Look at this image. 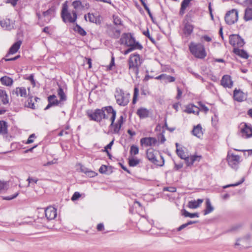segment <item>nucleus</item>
Returning <instances> with one entry per match:
<instances>
[{
    "label": "nucleus",
    "mask_w": 252,
    "mask_h": 252,
    "mask_svg": "<svg viewBox=\"0 0 252 252\" xmlns=\"http://www.w3.org/2000/svg\"><path fill=\"white\" fill-rule=\"evenodd\" d=\"M143 60L140 55L137 53L132 54L128 60L129 73L131 72L136 75L139 73V67L142 63Z\"/></svg>",
    "instance_id": "nucleus-1"
},
{
    "label": "nucleus",
    "mask_w": 252,
    "mask_h": 252,
    "mask_svg": "<svg viewBox=\"0 0 252 252\" xmlns=\"http://www.w3.org/2000/svg\"><path fill=\"white\" fill-rule=\"evenodd\" d=\"M106 110L104 107L101 109H96L94 110L89 109L86 111V115L91 121L100 123L102 119H107L108 117L105 113Z\"/></svg>",
    "instance_id": "nucleus-2"
},
{
    "label": "nucleus",
    "mask_w": 252,
    "mask_h": 252,
    "mask_svg": "<svg viewBox=\"0 0 252 252\" xmlns=\"http://www.w3.org/2000/svg\"><path fill=\"white\" fill-rule=\"evenodd\" d=\"M189 48L191 54L197 58L204 59L206 56L205 48L200 43H195L193 42H191Z\"/></svg>",
    "instance_id": "nucleus-3"
},
{
    "label": "nucleus",
    "mask_w": 252,
    "mask_h": 252,
    "mask_svg": "<svg viewBox=\"0 0 252 252\" xmlns=\"http://www.w3.org/2000/svg\"><path fill=\"white\" fill-rule=\"evenodd\" d=\"M67 3V1H66L63 4L61 17L64 22L73 23L76 20L77 12L75 10H72L71 13L73 15V17H72L71 13L68 11V5Z\"/></svg>",
    "instance_id": "nucleus-4"
},
{
    "label": "nucleus",
    "mask_w": 252,
    "mask_h": 252,
    "mask_svg": "<svg viewBox=\"0 0 252 252\" xmlns=\"http://www.w3.org/2000/svg\"><path fill=\"white\" fill-rule=\"evenodd\" d=\"M115 97L117 103L121 106H126L129 101L130 94H126L121 89L117 88L115 92Z\"/></svg>",
    "instance_id": "nucleus-5"
},
{
    "label": "nucleus",
    "mask_w": 252,
    "mask_h": 252,
    "mask_svg": "<svg viewBox=\"0 0 252 252\" xmlns=\"http://www.w3.org/2000/svg\"><path fill=\"white\" fill-rule=\"evenodd\" d=\"M239 128L243 137L249 138L252 137V126L251 125L242 123L240 125Z\"/></svg>",
    "instance_id": "nucleus-6"
},
{
    "label": "nucleus",
    "mask_w": 252,
    "mask_h": 252,
    "mask_svg": "<svg viewBox=\"0 0 252 252\" xmlns=\"http://www.w3.org/2000/svg\"><path fill=\"white\" fill-rule=\"evenodd\" d=\"M238 19V11L236 9H232L226 13L225 16V21L228 25H232L237 21Z\"/></svg>",
    "instance_id": "nucleus-7"
},
{
    "label": "nucleus",
    "mask_w": 252,
    "mask_h": 252,
    "mask_svg": "<svg viewBox=\"0 0 252 252\" xmlns=\"http://www.w3.org/2000/svg\"><path fill=\"white\" fill-rule=\"evenodd\" d=\"M229 43L234 48H238L242 47L245 42L239 35L232 34L229 36Z\"/></svg>",
    "instance_id": "nucleus-8"
},
{
    "label": "nucleus",
    "mask_w": 252,
    "mask_h": 252,
    "mask_svg": "<svg viewBox=\"0 0 252 252\" xmlns=\"http://www.w3.org/2000/svg\"><path fill=\"white\" fill-rule=\"evenodd\" d=\"M240 157L239 156L232 154L228 155L227 158V160L229 165L234 169H237L238 168V164L240 162Z\"/></svg>",
    "instance_id": "nucleus-9"
},
{
    "label": "nucleus",
    "mask_w": 252,
    "mask_h": 252,
    "mask_svg": "<svg viewBox=\"0 0 252 252\" xmlns=\"http://www.w3.org/2000/svg\"><path fill=\"white\" fill-rule=\"evenodd\" d=\"M140 145L142 146H154L158 143L157 139L155 137H144L142 138L140 141Z\"/></svg>",
    "instance_id": "nucleus-10"
},
{
    "label": "nucleus",
    "mask_w": 252,
    "mask_h": 252,
    "mask_svg": "<svg viewBox=\"0 0 252 252\" xmlns=\"http://www.w3.org/2000/svg\"><path fill=\"white\" fill-rule=\"evenodd\" d=\"M56 9L55 7L52 6L47 10L43 12V16L44 18V21L46 23H48L50 20L55 16Z\"/></svg>",
    "instance_id": "nucleus-11"
},
{
    "label": "nucleus",
    "mask_w": 252,
    "mask_h": 252,
    "mask_svg": "<svg viewBox=\"0 0 252 252\" xmlns=\"http://www.w3.org/2000/svg\"><path fill=\"white\" fill-rule=\"evenodd\" d=\"M107 34L111 37L118 39L120 35L121 31L112 25L107 26L106 31Z\"/></svg>",
    "instance_id": "nucleus-12"
},
{
    "label": "nucleus",
    "mask_w": 252,
    "mask_h": 252,
    "mask_svg": "<svg viewBox=\"0 0 252 252\" xmlns=\"http://www.w3.org/2000/svg\"><path fill=\"white\" fill-rule=\"evenodd\" d=\"M44 213L48 220H53L57 216V210L51 206L46 208L44 210Z\"/></svg>",
    "instance_id": "nucleus-13"
},
{
    "label": "nucleus",
    "mask_w": 252,
    "mask_h": 252,
    "mask_svg": "<svg viewBox=\"0 0 252 252\" xmlns=\"http://www.w3.org/2000/svg\"><path fill=\"white\" fill-rule=\"evenodd\" d=\"M233 97L234 100L237 102H242L246 99V95L245 93L240 89L238 90L237 89H235L233 91Z\"/></svg>",
    "instance_id": "nucleus-14"
},
{
    "label": "nucleus",
    "mask_w": 252,
    "mask_h": 252,
    "mask_svg": "<svg viewBox=\"0 0 252 252\" xmlns=\"http://www.w3.org/2000/svg\"><path fill=\"white\" fill-rule=\"evenodd\" d=\"M146 157L151 162L154 164H158V160L156 158L155 150L153 148H149L147 150Z\"/></svg>",
    "instance_id": "nucleus-15"
},
{
    "label": "nucleus",
    "mask_w": 252,
    "mask_h": 252,
    "mask_svg": "<svg viewBox=\"0 0 252 252\" xmlns=\"http://www.w3.org/2000/svg\"><path fill=\"white\" fill-rule=\"evenodd\" d=\"M233 82L231 77L228 75H224L221 80V85L224 88H231L233 86Z\"/></svg>",
    "instance_id": "nucleus-16"
},
{
    "label": "nucleus",
    "mask_w": 252,
    "mask_h": 252,
    "mask_svg": "<svg viewBox=\"0 0 252 252\" xmlns=\"http://www.w3.org/2000/svg\"><path fill=\"white\" fill-rule=\"evenodd\" d=\"M22 41L19 40L14 43L9 48L8 52L5 55V57L7 58L9 55L16 53L19 49Z\"/></svg>",
    "instance_id": "nucleus-17"
},
{
    "label": "nucleus",
    "mask_w": 252,
    "mask_h": 252,
    "mask_svg": "<svg viewBox=\"0 0 252 252\" xmlns=\"http://www.w3.org/2000/svg\"><path fill=\"white\" fill-rule=\"evenodd\" d=\"M194 26L188 22L184 24V27L183 30L184 35L186 37H188L191 35L193 32Z\"/></svg>",
    "instance_id": "nucleus-18"
},
{
    "label": "nucleus",
    "mask_w": 252,
    "mask_h": 252,
    "mask_svg": "<svg viewBox=\"0 0 252 252\" xmlns=\"http://www.w3.org/2000/svg\"><path fill=\"white\" fill-rule=\"evenodd\" d=\"M12 94H15L16 96L25 97L27 96V91L25 87H17L12 91Z\"/></svg>",
    "instance_id": "nucleus-19"
},
{
    "label": "nucleus",
    "mask_w": 252,
    "mask_h": 252,
    "mask_svg": "<svg viewBox=\"0 0 252 252\" xmlns=\"http://www.w3.org/2000/svg\"><path fill=\"white\" fill-rule=\"evenodd\" d=\"M104 108L105 109L106 111L107 112V113L112 114V116L110 118V121L111 122L110 126H114V123L116 117V111L113 108V107L111 106H105L104 107Z\"/></svg>",
    "instance_id": "nucleus-20"
},
{
    "label": "nucleus",
    "mask_w": 252,
    "mask_h": 252,
    "mask_svg": "<svg viewBox=\"0 0 252 252\" xmlns=\"http://www.w3.org/2000/svg\"><path fill=\"white\" fill-rule=\"evenodd\" d=\"M136 114L140 119H145L149 117V111L145 108L141 107L137 110Z\"/></svg>",
    "instance_id": "nucleus-21"
},
{
    "label": "nucleus",
    "mask_w": 252,
    "mask_h": 252,
    "mask_svg": "<svg viewBox=\"0 0 252 252\" xmlns=\"http://www.w3.org/2000/svg\"><path fill=\"white\" fill-rule=\"evenodd\" d=\"M87 17L89 19V22L91 23H95L98 25L101 23L99 18L95 16L93 13H89L87 15H85L84 18L86 21H87Z\"/></svg>",
    "instance_id": "nucleus-22"
},
{
    "label": "nucleus",
    "mask_w": 252,
    "mask_h": 252,
    "mask_svg": "<svg viewBox=\"0 0 252 252\" xmlns=\"http://www.w3.org/2000/svg\"><path fill=\"white\" fill-rule=\"evenodd\" d=\"M0 26L7 30H10L14 27L13 23L9 19H6L0 22Z\"/></svg>",
    "instance_id": "nucleus-23"
},
{
    "label": "nucleus",
    "mask_w": 252,
    "mask_h": 252,
    "mask_svg": "<svg viewBox=\"0 0 252 252\" xmlns=\"http://www.w3.org/2000/svg\"><path fill=\"white\" fill-rule=\"evenodd\" d=\"M233 52L236 55L241 57L242 58L247 59L249 58L248 54L243 49H240L238 48H234Z\"/></svg>",
    "instance_id": "nucleus-24"
},
{
    "label": "nucleus",
    "mask_w": 252,
    "mask_h": 252,
    "mask_svg": "<svg viewBox=\"0 0 252 252\" xmlns=\"http://www.w3.org/2000/svg\"><path fill=\"white\" fill-rule=\"evenodd\" d=\"M0 99L3 105L9 103V99L5 91L1 89H0Z\"/></svg>",
    "instance_id": "nucleus-25"
},
{
    "label": "nucleus",
    "mask_w": 252,
    "mask_h": 252,
    "mask_svg": "<svg viewBox=\"0 0 252 252\" xmlns=\"http://www.w3.org/2000/svg\"><path fill=\"white\" fill-rule=\"evenodd\" d=\"M203 200L202 199H198L196 200L189 201L188 203V207L190 208L195 209L199 207L203 202Z\"/></svg>",
    "instance_id": "nucleus-26"
},
{
    "label": "nucleus",
    "mask_w": 252,
    "mask_h": 252,
    "mask_svg": "<svg viewBox=\"0 0 252 252\" xmlns=\"http://www.w3.org/2000/svg\"><path fill=\"white\" fill-rule=\"evenodd\" d=\"M185 112L189 114L193 113L198 115L199 114V108L193 105H189L187 106Z\"/></svg>",
    "instance_id": "nucleus-27"
},
{
    "label": "nucleus",
    "mask_w": 252,
    "mask_h": 252,
    "mask_svg": "<svg viewBox=\"0 0 252 252\" xmlns=\"http://www.w3.org/2000/svg\"><path fill=\"white\" fill-rule=\"evenodd\" d=\"M192 133L193 135L199 138L202 134V127L200 124L197 125L196 126H194L192 130Z\"/></svg>",
    "instance_id": "nucleus-28"
},
{
    "label": "nucleus",
    "mask_w": 252,
    "mask_h": 252,
    "mask_svg": "<svg viewBox=\"0 0 252 252\" xmlns=\"http://www.w3.org/2000/svg\"><path fill=\"white\" fill-rule=\"evenodd\" d=\"M0 81L2 84L7 86L12 85L13 82V79L11 78L6 76L2 77L0 79Z\"/></svg>",
    "instance_id": "nucleus-29"
},
{
    "label": "nucleus",
    "mask_w": 252,
    "mask_h": 252,
    "mask_svg": "<svg viewBox=\"0 0 252 252\" xmlns=\"http://www.w3.org/2000/svg\"><path fill=\"white\" fill-rule=\"evenodd\" d=\"M7 124L4 121H0V134L4 135L7 133Z\"/></svg>",
    "instance_id": "nucleus-30"
},
{
    "label": "nucleus",
    "mask_w": 252,
    "mask_h": 252,
    "mask_svg": "<svg viewBox=\"0 0 252 252\" xmlns=\"http://www.w3.org/2000/svg\"><path fill=\"white\" fill-rule=\"evenodd\" d=\"M244 19L245 21L252 20V8H247L245 10Z\"/></svg>",
    "instance_id": "nucleus-31"
},
{
    "label": "nucleus",
    "mask_w": 252,
    "mask_h": 252,
    "mask_svg": "<svg viewBox=\"0 0 252 252\" xmlns=\"http://www.w3.org/2000/svg\"><path fill=\"white\" fill-rule=\"evenodd\" d=\"M131 33H124L120 39V44H125L126 45V42H127L131 35Z\"/></svg>",
    "instance_id": "nucleus-32"
},
{
    "label": "nucleus",
    "mask_w": 252,
    "mask_h": 252,
    "mask_svg": "<svg viewBox=\"0 0 252 252\" xmlns=\"http://www.w3.org/2000/svg\"><path fill=\"white\" fill-rule=\"evenodd\" d=\"M206 207L204 211V215H206L214 210V208L212 206L211 202L209 199H207L206 201Z\"/></svg>",
    "instance_id": "nucleus-33"
},
{
    "label": "nucleus",
    "mask_w": 252,
    "mask_h": 252,
    "mask_svg": "<svg viewBox=\"0 0 252 252\" xmlns=\"http://www.w3.org/2000/svg\"><path fill=\"white\" fill-rule=\"evenodd\" d=\"M33 97L30 96L28 100L25 102V106L28 108H30L32 109H35L36 108L34 102L32 99Z\"/></svg>",
    "instance_id": "nucleus-34"
},
{
    "label": "nucleus",
    "mask_w": 252,
    "mask_h": 252,
    "mask_svg": "<svg viewBox=\"0 0 252 252\" xmlns=\"http://www.w3.org/2000/svg\"><path fill=\"white\" fill-rule=\"evenodd\" d=\"M58 94L60 98V99L59 100L60 101V102L62 101H65L66 100V96L63 92V90L60 86H59V89L58 90Z\"/></svg>",
    "instance_id": "nucleus-35"
},
{
    "label": "nucleus",
    "mask_w": 252,
    "mask_h": 252,
    "mask_svg": "<svg viewBox=\"0 0 252 252\" xmlns=\"http://www.w3.org/2000/svg\"><path fill=\"white\" fill-rule=\"evenodd\" d=\"M48 102H54L55 104H53V106H58L60 103V101L57 99V96L55 94L50 95L48 97Z\"/></svg>",
    "instance_id": "nucleus-36"
},
{
    "label": "nucleus",
    "mask_w": 252,
    "mask_h": 252,
    "mask_svg": "<svg viewBox=\"0 0 252 252\" xmlns=\"http://www.w3.org/2000/svg\"><path fill=\"white\" fill-rule=\"evenodd\" d=\"M182 215L185 217H189L190 218H193L195 217L198 218L199 214L197 213H190L188 212L185 209L182 210Z\"/></svg>",
    "instance_id": "nucleus-37"
},
{
    "label": "nucleus",
    "mask_w": 252,
    "mask_h": 252,
    "mask_svg": "<svg viewBox=\"0 0 252 252\" xmlns=\"http://www.w3.org/2000/svg\"><path fill=\"white\" fill-rule=\"evenodd\" d=\"M189 3L185 1H182L181 6L179 11V14L181 16L185 14V10L187 7L189 5Z\"/></svg>",
    "instance_id": "nucleus-38"
},
{
    "label": "nucleus",
    "mask_w": 252,
    "mask_h": 252,
    "mask_svg": "<svg viewBox=\"0 0 252 252\" xmlns=\"http://www.w3.org/2000/svg\"><path fill=\"white\" fill-rule=\"evenodd\" d=\"M74 30L82 36H85L87 34L86 31L81 26L77 24L74 28Z\"/></svg>",
    "instance_id": "nucleus-39"
},
{
    "label": "nucleus",
    "mask_w": 252,
    "mask_h": 252,
    "mask_svg": "<svg viewBox=\"0 0 252 252\" xmlns=\"http://www.w3.org/2000/svg\"><path fill=\"white\" fill-rule=\"evenodd\" d=\"M140 162V160L138 159L134 158H129L128 159V164L130 166L134 167L138 164Z\"/></svg>",
    "instance_id": "nucleus-40"
},
{
    "label": "nucleus",
    "mask_w": 252,
    "mask_h": 252,
    "mask_svg": "<svg viewBox=\"0 0 252 252\" xmlns=\"http://www.w3.org/2000/svg\"><path fill=\"white\" fill-rule=\"evenodd\" d=\"M176 153L179 157H180L181 159H185L186 158V155H185V152L182 148H177L176 150Z\"/></svg>",
    "instance_id": "nucleus-41"
},
{
    "label": "nucleus",
    "mask_w": 252,
    "mask_h": 252,
    "mask_svg": "<svg viewBox=\"0 0 252 252\" xmlns=\"http://www.w3.org/2000/svg\"><path fill=\"white\" fill-rule=\"evenodd\" d=\"M139 153V148L137 146L132 145L130 146V154L131 155H136Z\"/></svg>",
    "instance_id": "nucleus-42"
},
{
    "label": "nucleus",
    "mask_w": 252,
    "mask_h": 252,
    "mask_svg": "<svg viewBox=\"0 0 252 252\" xmlns=\"http://www.w3.org/2000/svg\"><path fill=\"white\" fill-rule=\"evenodd\" d=\"M121 127L122 126L118 125L117 123L116 124L114 123V126H110V127H112L113 128L112 133L114 134H119Z\"/></svg>",
    "instance_id": "nucleus-43"
},
{
    "label": "nucleus",
    "mask_w": 252,
    "mask_h": 252,
    "mask_svg": "<svg viewBox=\"0 0 252 252\" xmlns=\"http://www.w3.org/2000/svg\"><path fill=\"white\" fill-rule=\"evenodd\" d=\"M130 47L133 51L136 49L141 50L143 48L142 45L136 40Z\"/></svg>",
    "instance_id": "nucleus-44"
},
{
    "label": "nucleus",
    "mask_w": 252,
    "mask_h": 252,
    "mask_svg": "<svg viewBox=\"0 0 252 252\" xmlns=\"http://www.w3.org/2000/svg\"><path fill=\"white\" fill-rule=\"evenodd\" d=\"M72 5L74 9H80L83 7L82 3L80 0H75L72 2Z\"/></svg>",
    "instance_id": "nucleus-45"
},
{
    "label": "nucleus",
    "mask_w": 252,
    "mask_h": 252,
    "mask_svg": "<svg viewBox=\"0 0 252 252\" xmlns=\"http://www.w3.org/2000/svg\"><path fill=\"white\" fill-rule=\"evenodd\" d=\"M139 94V89L137 87H135L134 89V93H133V99H132V103L135 104L136 103L137 99V96Z\"/></svg>",
    "instance_id": "nucleus-46"
},
{
    "label": "nucleus",
    "mask_w": 252,
    "mask_h": 252,
    "mask_svg": "<svg viewBox=\"0 0 252 252\" xmlns=\"http://www.w3.org/2000/svg\"><path fill=\"white\" fill-rule=\"evenodd\" d=\"M199 106L200 107V108H199V111H204L205 113H207L209 109L207 106H205L204 104H203L201 102H198V103Z\"/></svg>",
    "instance_id": "nucleus-47"
},
{
    "label": "nucleus",
    "mask_w": 252,
    "mask_h": 252,
    "mask_svg": "<svg viewBox=\"0 0 252 252\" xmlns=\"http://www.w3.org/2000/svg\"><path fill=\"white\" fill-rule=\"evenodd\" d=\"M163 80L165 81V83L173 82L175 81V78L173 76L165 74V77L163 78Z\"/></svg>",
    "instance_id": "nucleus-48"
},
{
    "label": "nucleus",
    "mask_w": 252,
    "mask_h": 252,
    "mask_svg": "<svg viewBox=\"0 0 252 252\" xmlns=\"http://www.w3.org/2000/svg\"><path fill=\"white\" fill-rule=\"evenodd\" d=\"M244 181H245V178H242V179L240 181L238 182H237L235 184H229V185L225 186L223 187V188L224 189H226L227 188H229V187H230L238 186L241 185L242 183H243L244 182Z\"/></svg>",
    "instance_id": "nucleus-49"
},
{
    "label": "nucleus",
    "mask_w": 252,
    "mask_h": 252,
    "mask_svg": "<svg viewBox=\"0 0 252 252\" xmlns=\"http://www.w3.org/2000/svg\"><path fill=\"white\" fill-rule=\"evenodd\" d=\"M113 22L115 25H122V21L121 19L117 16L113 15Z\"/></svg>",
    "instance_id": "nucleus-50"
},
{
    "label": "nucleus",
    "mask_w": 252,
    "mask_h": 252,
    "mask_svg": "<svg viewBox=\"0 0 252 252\" xmlns=\"http://www.w3.org/2000/svg\"><path fill=\"white\" fill-rule=\"evenodd\" d=\"M135 40V38L133 36L132 34H131L128 41H127V42H126V46L127 47H130L131 45H132V44L134 43Z\"/></svg>",
    "instance_id": "nucleus-51"
},
{
    "label": "nucleus",
    "mask_w": 252,
    "mask_h": 252,
    "mask_svg": "<svg viewBox=\"0 0 252 252\" xmlns=\"http://www.w3.org/2000/svg\"><path fill=\"white\" fill-rule=\"evenodd\" d=\"M20 55H17L16 56H15V57L14 58H3L1 61H0V62H2L3 60H4L5 61H15L16 60H17L18 59H19L20 58Z\"/></svg>",
    "instance_id": "nucleus-52"
},
{
    "label": "nucleus",
    "mask_w": 252,
    "mask_h": 252,
    "mask_svg": "<svg viewBox=\"0 0 252 252\" xmlns=\"http://www.w3.org/2000/svg\"><path fill=\"white\" fill-rule=\"evenodd\" d=\"M7 189V183L5 182L0 181V191L6 190Z\"/></svg>",
    "instance_id": "nucleus-53"
},
{
    "label": "nucleus",
    "mask_w": 252,
    "mask_h": 252,
    "mask_svg": "<svg viewBox=\"0 0 252 252\" xmlns=\"http://www.w3.org/2000/svg\"><path fill=\"white\" fill-rule=\"evenodd\" d=\"M35 135L34 133H32L30 135L29 137L27 142H26V144H29L32 143L34 141L33 139L35 138Z\"/></svg>",
    "instance_id": "nucleus-54"
},
{
    "label": "nucleus",
    "mask_w": 252,
    "mask_h": 252,
    "mask_svg": "<svg viewBox=\"0 0 252 252\" xmlns=\"http://www.w3.org/2000/svg\"><path fill=\"white\" fill-rule=\"evenodd\" d=\"M27 181H28V187H29L30 186V184L32 182L35 184H36L38 181V179L36 178L29 177L28 178Z\"/></svg>",
    "instance_id": "nucleus-55"
},
{
    "label": "nucleus",
    "mask_w": 252,
    "mask_h": 252,
    "mask_svg": "<svg viewBox=\"0 0 252 252\" xmlns=\"http://www.w3.org/2000/svg\"><path fill=\"white\" fill-rule=\"evenodd\" d=\"M115 66V58L114 56L112 55L111 57V60L110 64L107 67V69L112 70V67Z\"/></svg>",
    "instance_id": "nucleus-56"
},
{
    "label": "nucleus",
    "mask_w": 252,
    "mask_h": 252,
    "mask_svg": "<svg viewBox=\"0 0 252 252\" xmlns=\"http://www.w3.org/2000/svg\"><path fill=\"white\" fill-rule=\"evenodd\" d=\"M107 171V166L105 165H102L99 169V172L101 174H106Z\"/></svg>",
    "instance_id": "nucleus-57"
},
{
    "label": "nucleus",
    "mask_w": 252,
    "mask_h": 252,
    "mask_svg": "<svg viewBox=\"0 0 252 252\" xmlns=\"http://www.w3.org/2000/svg\"><path fill=\"white\" fill-rule=\"evenodd\" d=\"M191 159L192 162H194L196 161H199L201 158L200 156L193 155L189 157Z\"/></svg>",
    "instance_id": "nucleus-58"
},
{
    "label": "nucleus",
    "mask_w": 252,
    "mask_h": 252,
    "mask_svg": "<svg viewBox=\"0 0 252 252\" xmlns=\"http://www.w3.org/2000/svg\"><path fill=\"white\" fill-rule=\"evenodd\" d=\"M18 194H19V192H17L12 196H7L4 197L3 199L6 200H10L11 199H13L16 198L18 195Z\"/></svg>",
    "instance_id": "nucleus-59"
},
{
    "label": "nucleus",
    "mask_w": 252,
    "mask_h": 252,
    "mask_svg": "<svg viewBox=\"0 0 252 252\" xmlns=\"http://www.w3.org/2000/svg\"><path fill=\"white\" fill-rule=\"evenodd\" d=\"M184 159H185L186 164L188 166H190L193 164V162H192L190 158L188 156L186 157V158Z\"/></svg>",
    "instance_id": "nucleus-60"
},
{
    "label": "nucleus",
    "mask_w": 252,
    "mask_h": 252,
    "mask_svg": "<svg viewBox=\"0 0 252 252\" xmlns=\"http://www.w3.org/2000/svg\"><path fill=\"white\" fill-rule=\"evenodd\" d=\"M81 196V195L79 192H75L73 194L72 196L71 197V200L73 201L77 200Z\"/></svg>",
    "instance_id": "nucleus-61"
},
{
    "label": "nucleus",
    "mask_w": 252,
    "mask_h": 252,
    "mask_svg": "<svg viewBox=\"0 0 252 252\" xmlns=\"http://www.w3.org/2000/svg\"><path fill=\"white\" fill-rule=\"evenodd\" d=\"M164 131H162V132L159 134L158 138L160 139V143H163L166 141V138L164 135Z\"/></svg>",
    "instance_id": "nucleus-62"
},
{
    "label": "nucleus",
    "mask_w": 252,
    "mask_h": 252,
    "mask_svg": "<svg viewBox=\"0 0 252 252\" xmlns=\"http://www.w3.org/2000/svg\"><path fill=\"white\" fill-rule=\"evenodd\" d=\"M27 79L31 81L32 85L33 86L35 85V80L34 79V75L33 74H31L28 78Z\"/></svg>",
    "instance_id": "nucleus-63"
},
{
    "label": "nucleus",
    "mask_w": 252,
    "mask_h": 252,
    "mask_svg": "<svg viewBox=\"0 0 252 252\" xmlns=\"http://www.w3.org/2000/svg\"><path fill=\"white\" fill-rule=\"evenodd\" d=\"M174 169L176 170H178L183 167V164L182 163H177L174 162Z\"/></svg>",
    "instance_id": "nucleus-64"
}]
</instances>
